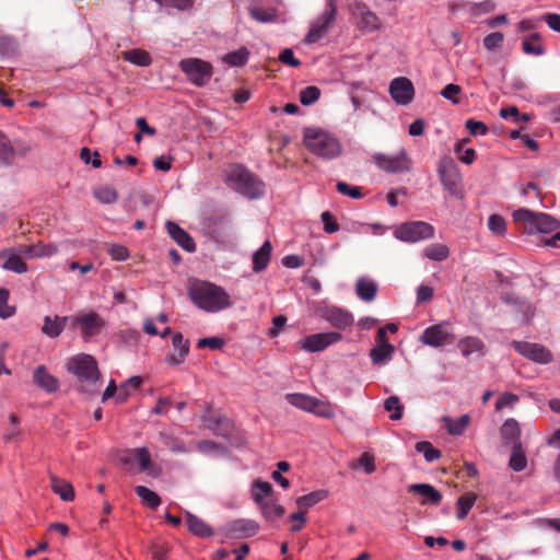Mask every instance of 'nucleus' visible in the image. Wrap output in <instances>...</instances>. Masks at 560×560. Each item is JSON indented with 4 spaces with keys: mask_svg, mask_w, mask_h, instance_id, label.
Instances as JSON below:
<instances>
[{
    "mask_svg": "<svg viewBox=\"0 0 560 560\" xmlns=\"http://www.w3.org/2000/svg\"><path fill=\"white\" fill-rule=\"evenodd\" d=\"M388 90L393 101L400 106L410 104L415 97V86L406 77L392 80Z\"/></svg>",
    "mask_w": 560,
    "mask_h": 560,
    "instance_id": "nucleus-16",
    "label": "nucleus"
},
{
    "mask_svg": "<svg viewBox=\"0 0 560 560\" xmlns=\"http://www.w3.org/2000/svg\"><path fill=\"white\" fill-rule=\"evenodd\" d=\"M523 51L526 55L541 56L545 52L541 37L538 33L532 34L523 39Z\"/></svg>",
    "mask_w": 560,
    "mask_h": 560,
    "instance_id": "nucleus-37",
    "label": "nucleus"
},
{
    "mask_svg": "<svg viewBox=\"0 0 560 560\" xmlns=\"http://www.w3.org/2000/svg\"><path fill=\"white\" fill-rule=\"evenodd\" d=\"M18 49L16 40L11 36H1L0 37V55L2 56H11Z\"/></svg>",
    "mask_w": 560,
    "mask_h": 560,
    "instance_id": "nucleus-58",
    "label": "nucleus"
},
{
    "mask_svg": "<svg viewBox=\"0 0 560 560\" xmlns=\"http://www.w3.org/2000/svg\"><path fill=\"white\" fill-rule=\"evenodd\" d=\"M179 68L188 81L196 86L206 85L213 74L212 65L199 58L183 59L179 61Z\"/></svg>",
    "mask_w": 560,
    "mask_h": 560,
    "instance_id": "nucleus-10",
    "label": "nucleus"
},
{
    "mask_svg": "<svg viewBox=\"0 0 560 560\" xmlns=\"http://www.w3.org/2000/svg\"><path fill=\"white\" fill-rule=\"evenodd\" d=\"M517 401H518L517 395L512 394V393L502 394L495 402V409L502 410L506 407L513 406Z\"/></svg>",
    "mask_w": 560,
    "mask_h": 560,
    "instance_id": "nucleus-63",
    "label": "nucleus"
},
{
    "mask_svg": "<svg viewBox=\"0 0 560 560\" xmlns=\"http://www.w3.org/2000/svg\"><path fill=\"white\" fill-rule=\"evenodd\" d=\"M173 352L166 355V363L171 366L182 364L189 353V341L185 339L183 334L174 332L172 336Z\"/></svg>",
    "mask_w": 560,
    "mask_h": 560,
    "instance_id": "nucleus-18",
    "label": "nucleus"
},
{
    "mask_svg": "<svg viewBox=\"0 0 560 560\" xmlns=\"http://www.w3.org/2000/svg\"><path fill=\"white\" fill-rule=\"evenodd\" d=\"M15 156V149L8 136L0 130V163L10 164Z\"/></svg>",
    "mask_w": 560,
    "mask_h": 560,
    "instance_id": "nucleus-40",
    "label": "nucleus"
},
{
    "mask_svg": "<svg viewBox=\"0 0 560 560\" xmlns=\"http://www.w3.org/2000/svg\"><path fill=\"white\" fill-rule=\"evenodd\" d=\"M284 399L292 406L325 419L335 417V407L327 400L302 393L285 394Z\"/></svg>",
    "mask_w": 560,
    "mask_h": 560,
    "instance_id": "nucleus-5",
    "label": "nucleus"
},
{
    "mask_svg": "<svg viewBox=\"0 0 560 560\" xmlns=\"http://www.w3.org/2000/svg\"><path fill=\"white\" fill-rule=\"evenodd\" d=\"M341 338V334L336 331L319 332L306 336L299 345L302 350L313 353L325 350L327 347L340 341Z\"/></svg>",
    "mask_w": 560,
    "mask_h": 560,
    "instance_id": "nucleus-14",
    "label": "nucleus"
},
{
    "mask_svg": "<svg viewBox=\"0 0 560 560\" xmlns=\"http://www.w3.org/2000/svg\"><path fill=\"white\" fill-rule=\"evenodd\" d=\"M272 245L266 241L259 249L253 254V270L260 272L265 270L270 261Z\"/></svg>",
    "mask_w": 560,
    "mask_h": 560,
    "instance_id": "nucleus-26",
    "label": "nucleus"
},
{
    "mask_svg": "<svg viewBox=\"0 0 560 560\" xmlns=\"http://www.w3.org/2000/svg\"><path fill=\"white\" fill-rule=\"evenodd\" d=\"M252 497H253V500L258 505L272 499L273 498L272 485L268 481L255 480L253 482V487H252Z\"/></svg>",
    "mask_w": 560,
    "mask_h": 560,
    "instance_id": "nucleus-28",
    "label": "nucleus"
},
{
    "mask_svg": "<svg viewBox=\"0 0 560 560\" xmlns=\"http://www.w3.org/2000/svg\"><path fill=\"white\" fill-rule=\"evenodd\" d=\"M135 491L142 503L149 509L155 510L161 504V499L158 493L150 490L149 488L144 486H137Z\"/></svg>",
    "mask_w": 560,
    "mask_h": 560,
    "instance_id": "nucleus-38",
    "label": "nucleus"
},
{
    "mask_svg": "<svg viewBox=\"0 0 560 560\" xmlns=\"http://www.w3.org/2000/svg\"><path fill=\"white\" fill-rule=\"evenodd\" d=\"M106 320L94 311L81 312L70 316L71 328L78 330L85 342L98 336L106 328Z\"/></svg>",
    "mask_w": 560,
    "mask_h": 560,
    "instance_id": "nucleus-6",
    "label": "nucleus"
},
{
    "mask_svg": "<svg viewBox=\"0 0 560 560\" xmlns=\"http://www.w3.org/2000/svg\"><path fill=\"white\" fill-rule=\"evenodd\" d=\"M125 60L141 67H147L151 63L152 59L148 51L142 49H130L124 51Z\"/></svg>",
    "mask_w": 560,
    "mask_h": 560,
    "instance_id": "nucleus-41",
    "label": "nucleus"
},
{
    "mask_svg": "<svg viewBox=\"0 0 560 560\" xmlns=\"http://www.w3.org/2000/svg\"><path fill=\"white\" fill-rule=\"evenodd\" d=\"M338 8L336 1L328 0L325 10L311 22L304 42L306 44H314L322 39L335 23Z\"/></svg>",
    "mask_w": 560,
    "mask_h": 560,
    "instance_id": "nucleus-7",
    "label": "nucleus"
},
{
    "mask_svg": "<svg viewBox=\"0 0 560 560\" xmlns=\"http://www.w3.org/2000/svg\"><path fill=\"white\" fill-rule=\"evenodd\" d=\"M512 346L521 355L539 364H547L553 359L552 353L539 343L513 341Z\"/></svg>",
    "mask_w": 560,
    "mask_h": 560,
    "instance_id": "nucleus-15",
    "label": "nucleus"
},
{
    "mask_svg": "<svg viewBox=\"0 0 560 560\" xmlns=\"http://www.w3.org/2000/svg\"><path fill=\"white\" fill-rule=\"evenodd\" d=\"M353 14L358 20V26L360 30L369 33L381 30L382 24L380 19L366 4L357 2L354 4Z\"/></svg>",
    "mask_w": 560,
    "mask_h": 560,
    "instance_id": "nucleus-17",
    "label": "nucleus"
},
{
    "mask_svg": "<svg viewBox=\"0 0 560 560\" xmlns=\"http://www.w3.org/2000/svg\"><path fill=\"white\" fill-rule=\"evenodd\" d=\"M52 491L60 497L62 501H72L74 499V489L72 485L55 475L49 477Z\"/></svg>",
    "mask_w": 560,
    "mask_h": 560,
    "instance_id": "nucleus-27",
    "label": "nucleus"
},
{
    "mask_svg": "<svg viewBox=\"0 0 560 560\" xmlns=\"http://www.w3.org/2000/svg\"><path fill=\"white\" fill-rule=\"evenodd\" d=\"M377 292V285L373 280L359 278L355 285L357 295L365 302H372Z\"/></svg>",
    "mask_w": 560,
    "mask_h": 560,
    "instance_id": "nucleus-29",
    "label": "nucleus"
},
{
    "mask_svg": "<svg viewBox=\"0 0 560 560\" xmlns=\"http://www.w3.org/2000/svg\"><path fill=\"white\" fill-rule=\"evenodd\" d=\"M33 381L36 386L47 393H55L59 388L58 380L52 376L44 365H39L33 373Z\"/></svg>",
    "mask_w": 560,
    "mask_h": 560,
    "instance_id": "nucleus-23",
    "label": "nucleus"
},
{
    "mask_svg": "<svg viewBox=\"0 0 560 560\" xmlns=\"http://www.w3.org/2000/svg\"><path fill=\"white\" fill-rule=\"evenodd\" d=\"M67 322H70V316H45L42 331L49 338H56L63 331Z\"/></svg>",
    "mask_w": 560,
    "mask_h": 560,
    "instance_id": "nucleus-24",
    "label": "nucleus"
},
{
    "mask_svg": "<svg viewBox=\"0 0 560 560\" xmlns=\"http://www.w3.org/2000/svg\"><path fill=\"white\" fill-rule=\"evenodd\" d=\"M304 143L312 153L323 159H335L342 151L341 143L336 137L317 128L305 129Z\"/></svg>",
    "mask_w": 560,
    "mask_h": 560,
    "instance_id": "nucleus-4",
    "label": "nucleus"
},
{
    "mask_svg": "<svg viewBox=\"0 0 560 560\" xmlns=\"http://www.w3.org/2000/svg\"><path fill=\"white\" fill-rule=\"evenodd\" d=\"M462 92V88L454 83H448L444 86V89L441 91V95L451 101L452 104L457 105L459 104L458 95Z\"/></svg>",
    "mask_w": 560,
    "mask_h": 560,
    "instance_id": "nucleus-56",
    "label": "nucleus"
},
{
    "mask_svg": "<svg viewBox=\"0 0 560 560\" xmlns=\"http://www.w3.org/2000/svg\"><path fill=\"white\" fill-rule=\"evenodd\" d=\"M225 183L230 188L249 199L261 198L265 194L264 182L240 164H233L226 168Z\"/></svg>",
    "mask_w": 560,
    "mask_h": 560,
    "instance_id": "nucleus-2",
    "label": "nucleus"
},
{
    "mask_svg": "<svg viewBox=\"0 0 560 560\" xmlns=\"http://www.w3.org/2000/svg\"><path fill=\"white\" fill-rule=\"evenodd\" d=\"M136 457L140 465V471H148L151 469V455L147 447H139L135 450Z\"/></svg>",
    "mask_w": 560,
    "mask_h": 560,
    "instance_id": "nucleus-57",
    "label": "nucleus"
},
{
    "mask_svg": "<svg viewBox=\"0 0 560 560\" xmlns=\"http://www.w3.org/2000/svg\"><path fill=\"white\" fill-rule=\"evenodd\" d=\"M477 500V494L474 492L466 493L459 497L456 501V517L462 521L466 518L469 511L472 509L475 502Z\"/></svg>",
    "mask_w": 560,
    "mask_h": 560,
    "instance_id": "nucleus-36",
    "label": "nucleus"
},
{
    "mask_svg": "<svg viewBox=\"0 0 560 560\" xmlns=\"http://www.w3.org/2000/svg\"><path fill=\"white\" fill-rule=\"evenodd\" d=\"M107 253L114 260L117 261H125L129 258L128 248L120 244H108Z\"/></svg>",
    "mask_w": 560,
    "mask_h": 560,
    "instance_id": "nucleus-55",
    "label": "nucleus"
},
{
    "mask_svg": "<svg viewBox=\"0 0 560 560\" xmlns=\"http://www.w3.org/2000/svg\"><path fill=\"white\" fill-rule=\"evenodd\" d=\"M320 218H322V221L324 224V230L326 233L331 234L339 230V225H338L335 217L330 212H328V211L323 212Z\"/></svg>",
    "mask_w": 560,
    "mask_h": 560,
    "instance_id": "nucleus-61",
    "label": "nucleus"
},
{
    "mask_svg": "<svg viewBox=\"0 0 560 560\" xmlns=\"http://www.w3.org/2000/svg\"><path fill=\"white\" fill-rule=\"evenodd\" d=\"M23 254L20 253V246L18 248H10L0 252V260L4 259L1 267L4 270L13 271L15 273H24L27 271V265L23 261Z\"/></svg>",
    "mask_w": 560,
    "mask_h": 560,
    "instance_id": "nucleus-19",
    "label": "nucleus"
},
{
    "mask_svg": "<svg viewBox=\"0 0 560 560\" xmlns=\"http://www.w3.org/2000/svg\"><path fill=\"white\" fill-rule=\"evenodd\" d=\"M375 165L386 173H406L412 167V161L405 148H400L396 154L375 153Z\"/></svg>",
    "mask_w": 560,
    "mask_h": 560,
    "instance_id": "nucleus-11",
    "label": "nucleus"
},
{
    "mask_svg": "<svg viewBox=\"0 0 560 560\" xmlns=\"http://www.w3.org/2000/svg\"><path fill=\"white\" fill-rule=\"evenodd\" d=\"M249 51L247 48H241L238 50L226 54L223 57V61L232 67L244 66L248 60Z\"/></svg>",
    "mask_w": 560,
    "mask_h": 560,
    "instance_id": "nucleus-45",
    "label": "nucleus"
},
{
    "mask_svg": "<svg viewBox=\"0 0 560 560\" xmlns=\"http://www.w3.org/2000/svg\"><path fill=\"white\" fill-rule=\"evenodd\" d=\"M337 190L346 196H349L353 199H360L362 197L361 189L359 187H351L345 182L337 183Z\"/></svg>",
    "mask_w": 560,
    "mask_h": 560,
    "instance_id": "nucleus-62",
    "label": "nucleus"
},
{
    "mask_svg": "<svg viewBox=\"0 0 560 560\" xmlns=\"http://www.w3.org/2000/svg\"><path fill=\"white\" fill-rule=\"evenodd\" d=\"M362 467L368 475L375 471V459L370 453H363L354 463L351 464V468L358 469Z\"/></svg>",
    "mask_w": 560,
    "mask_h": 560,
    "instance_id": "nucleus-50",
    "label": "nucleus"
},
{
    "mask_svg": "<svg viewBox=\"0 0 560 560\" xmlns=\"http://www.w3.org/2000/svg\"><path fill=\"white\" fill-rule=\"evenodd\" d=\"M188 293L192 303L208 313H218L233 305L230 294L222 287L208 281H195Z\"/></svg>",
    "mask_w": 560,
    "mask_h": 560,
    "instance_id": "nucleus-1",
    "label": "nucleus"
},
{
    "mask_svg": "<svg viewBox=\"0 0 560 560\" xmlns=\"http://www.w3.org/2000/svg\"><path fill=\"white\" fill-rule=\"evenodd\" d=\"M442 421L445 423V427L447 429V432L451 435H462L466 428L470 423V417L469 415H463L457 420L452 419L450 416H444L442 418Z\"/></svg>",
    "mask_w": 560,
    "mask_h": 560,
    "instance_id": "nucleus-32",
    "label": "nucleus"
},
{
    "mask_svg": "<svg viewBox=\"0 0 560 560\" xmlns=\"http://www.w3.org/2000/svg\"><path fill=\"white\" fill-rule=\"evenodd\" d=\"M504 36L501 32H493L483 38V45L488 50L501 47Z\"/></svg>",
    "mask_w": 560,
    "mask_h": 560,
    "instance_id": "nucleus-59",
    "label": "nucleus"
},
{
    "mask_svg": "<svg viewBox=\"0 0 560 560\" xmlns=\"http://www.w3.org/2000/svg\"><path fill=\"white\" fill-rule=\"evenodd\" d=\"M501 434L503 440L508 443H511L512 446L521 444V429L518 422L515 419L511 418L504 421L501 428Z\"/></svg>",
    "mask_w": 560,
    "mask_h": 560,
    "instance_id": "nucleus-30",
    "label": "nucleus"
},
{
    "mask_svg": "<svg viewBox=\"0 0 560 560\" xmlns=\"http://www.w3.org/2000/svg\"><path fill=\"white\" fill-rule=\"evenodd\" d=\"M166 230L170 236L186 252L192 253L196 250V244L192 237L183 230L177 223L167 221Z\"/></svg>",
    "mask_w": 560,
    "mask_h": 560,
    "instance_id": "nucleus-22",
    "label": "nucleus"
},
{
    "mask_svg": "<svg viewBox=\"0 0 560 560\" xmlns=\"http://www.w3.org/2000/svg\"><path fill=\"white\" fill-rule=\"evenodd\" d=\"M408 491L420 495L421 504L439 505L442 501V493L429 483H413Z\"/></svg>",
    "mask_w": 560,
    "mask_h": 560,
    "instance_id": "nucleus-21",
    "label": "nucleus"
},
{
    "mask_svg": "<svg viewBox=\"0 0 560 560\" xmlns=\"http://www.w3.org/2000/svg\"><path fill=\"white\" fill-rule=\"evenodd\" d=\"M468 140L457 141L454 145V151L458 159L465 164H471L476 158V151L472 148L465 149V143Z\"/></svg>",
    "mask_w": 560,
    "mask_h": 560,
    "instance_id": "nucleus-48",
    "label": "nucleus"
},
{
    "mask_svg": "<svg viewBox=\"0 0 560 560\" xmlns=\"http://www.w3.org/2000/svg\"><path fill=\"white\" fill-rule=\"evenodd\" d=\"M394 236L401 242L417 243L432 238L434 236V228L423 221H411L397 226L394 231Z\"/></svg>",
    "mask_w": 560,
    "mask_h": 560,
    "instance_id": "nucleus-12",
    "label": "nucleus"
},
{
    "mask_svg": "<svg viewBox=\"0 0 560 560\" xmlns=\"http://www.w3.org/2000/svg\"><path fill=\"white\" fill-rule=\"evenodd\" d=\"M160 439L163 444L173 453H189L191 451L190 447L185 445V443L174 436L167 435L165 433H160Z\"/></svg>",
    "mask_w": 560,
    "mask_h": 560,
    "instance_id": "nucleus-44",
    "label": "nucleus"
},
{
    "mask_svg": "<svg viewBox=\"0 0 560 560\" xmlns=\"http://www.w3.org/2000/svg\"><path fill=\"white\" fill-rule=\"evenodd\" d=\"M259 506L264 516L269 521L280 518L284 514L283 506L278 504L273 498L264 502Z\"/></svg>",
    "mask_w": 560,
    "mask_h": 560,
    "instance_id": "nucleus-42",
    "label": "nucleus"
},
{
    "mask_svg": "<svg viewBox=\"0 0 560 560\" xmlns=\"http://www.w3.org/2000/svg\"><path fill=\"white\" fill-rule=\"evenodd\" d=\"M488 229L492 234L504 236L506 234V222L500 214H491L488 219Z\"/></svg>",
    "mask_w": 560,
    "mask_h": 560,
    "instance_id": "nucleus-49",
    "label": "nucleus"
},
{
    "mask_svg": "<svg viewBox=\"0 0 560 560\" xmlns=\"http://www.w3.org/2000/svg\"><path fill=\"white\" fill-rule=\"evenodd\" d=\"M59 252L58 246L52 243L38 242L32 245L20 246V253L23 254L26 259H37L55 256Z\"/></svg>",
    "mask_w": 560,
    "mask_h": 560,
    "instance_id": "nucleus-20",
    "label": "nucleus"
},
{
    "mask_svg": "<svg viewBox=\"0 0 560 560\" xmlns=\"http://www.w3.org/2000/svg\"><path fill=\"white\" fill-rule=\"evenodd\" d=\"M10 292L8 289H0V318H9L14 315L15 307L9 304Z\"/></svg>",
    "mask_w": 560,
    "mask_h": 560,
    "instance_id": "nucleus-52",
    "label": "nucleus"
},
{
    "mask_svg": "<svg viewBox=\"0 0 560 560\" xmlns=\"http://www.w3.org/2000/svg\"><path fill=\"white\" fill-rule=\"evenodd\" d=\"M153 560H166L168 547L165 544H152L150 546Z\"/></svg>",
    "mask_w": 560,
    "mask_h": 560,
    "instance_id": "nucleus-64",
    "label": "nucleus"
},
{
    "mask_svg": "<svg viewBox=\"0 0 560 560\" xmlns=\"http://www.w3.org/2000/svg\"><path fill=\"white\" fill-rule=\"evenodd\" d=\"M224 343V340L219 337H207L199 339L197 347L200 349L210 348L211 350H219L223 348Z\"/></svg>",
    "mask_w": 560,
    "mask_h": 560,
    "instance_id": "nucleus-60",
    "label": "nucleus"
},
{
    "mask_svg": "<svg viewBox=\"0 0 560 560\" xmlns=\"http://www.w3.org/2000/svg\"><path fill=\"white\" fill-rule=\"evenodd\" d=\"M67 369L81 382L95 383L100 378L97 362L91 354L80 353L69 359Z\"/></svg>",
    "mask_w": 560,
    "mask_h": 560,
    "instance_id": "nucleus-9",
    "label": "nucleus"
},
{
    "mask_svg": "<svg viewBox=\"0 0 560 560\" xmlns=\"http://www.w3.org/2000/svg\"><path fill=\"white\" fill-rule=\"evenodd\" d=\"M395 352V348L392 345H376L370 352L371 360L374 364L382 365L389 360Z\"/></svg>",
    "mask_w": 560,
    "mask_h": 560,
    "instance_id": "nucleus-35",
    "label": "nucleus"
},
{
    "mask_svg": "<svg viewBox=\"0 0 560 560\" xmlns=\"http://www.w3.org/2000/svg\"><path fill=\"white\" fill-rule=\"evenodd\" d=\"M420 341L425 346L439 348L454 343L455 335L452 332L451 324L442 322L425 328Z\"/></svg>",
    "mask_w": 560,
    "mask_h": 560,
    "instance_id": "nucleus-13",
    "label": "nucleus"
},
{
    "mask_svg": "<svg viewBox=\"0 0 560 560\" xmlns=\"http://www.w3.org/2000/svg\"><path fill=\"white\" fill-rule=\"evenodd\" d=\"M320 96V91L317 86H306L300 92V102L304 106L314 104Z\"/></svg>",
    "mask_w": 560,
    "mask_h": 560,
    "instance_id": "nucleus-54",
    "label": "nucleus"
},
{
    "mask_svg": "<svg viewBox=\"0 0 560 560\" xmlns=\"http://www.w3.org/2000/svg\"><path fill=\"white\" fill-rule=\"evenodd\" d=\"M94 197L102 203H114L118 199V194L115 188L110 186H101L94 189Z\"/></svg>",
    "mask_w": 560,
    "mask_h": 560,
    "instance_id": "nucleus-46",
    "label": "nucleus"
},
{
    "mask_svg": "<svg viewBox=\"0 0 560 560\" xmlns=\"http://www.w3.org/2000/svg\"><path fill=\"white\" fill-rule=\"evenodd\" d=\"M457 347L462 355L465 358L474 353H479L480 355H483L485 342L478 337L469 336L462 338L458 341Z\"/></svg>",
    "mask_w": 560,
    "mask_h": 560,
    "instance_id": "nucleus-25",
    "label": "nucleus"
},
{
    "mask_svg": "<svg viewBox=\"0 0 560 560\" xmlns=\"http://www.w3.org/2000/svg\"><path fill=\"white\" fill-rule=\"evenodd\" d=\"M438 174L442 185L452 196L463 197L462 174L452 156L444 155L440 159Z\"/></svg>",
    "mask_w": 560,
    "mask_h": 560,
    "instance_id": "nucleus-8",
    "label": "nucleus"
},
{
    "mask_svg": "<svg viewBox=\"0 0 560 560\" xmlns=\"http://www.w3.org/2000/svg\"><path fill=\"white\" fill-rule=\"evenodd\" d=\"M415 447L417 452L423 454V457L428 463H432L441 457V452L430 442H418Z\"/></svg>",
    "mask_w": 560,
    "mask_h": 560,
    "instance_id": "nucleus-47",
    "label": "nucleus"
},
{
    "mask_svg": "<svg viewBox=\"0 0 560 560\" xmlns=\"http://www.w3.org/2000/svg\"><path fill=\"white\" fill-rule=\"evenodd\" d=\"M386 411L392 412L390 419L397 421L402 417V405L397 396L388 397L384 402Z\"/></svg>",
    "mask_w": 560,
    "mask_h": 560,
    "instance_id": "nucleus-51",
    "label": "nucleus"
},
{
    "mask_svg": "<svg viewBox=\"0 0 560 560\" xmlns=\"http://www.w3.org/2000/svg\"><path fill=\"white\" fill-rule=\"evenodd\" d=\"M423 256L433 261H443L448 258L450 249L445 244L433 243L423 248Z\"/></svg>",
    "mask_w": 560,
    "mask_h": 560,
    "instance_id": "nucleus-34",
    "label": "nucleus"
},
{
    "mask_svg": "<svg viewBox=\"0 0 560 560\" xmlns=\"http://www.w3.org/2000/svg\"><path fill=\"white\" fill-rule=\"evenodd\" d=\"M509 466L512 470H514L516 472L523 471L526 468L527 458L522 448V444H516L512 447Z\"/></svg>",
    "mask_w": 560,
    "mask_h": 560,
    "instance_id": "nucleus-39",
    "label": "nucleus"
},
{
    "mask_svg": "<svg viewBox=\"0 0 560 560\" xmlns=\"http://www.w3.org/2000/svg\"><path fill=\"white\" fill-rule=\"evenodd\" d=\"M327 319L332 326L339 329H345L353 324V316L337 307L328 311Z\"/></svg>",
    "mask_w": 560,
    "mask_h": 560,
    "instance_id": "nucleus-31",
    "label": "nucleus"
},
{
    "mask_svg": "<svg viewBox=\"0 0 560 560\" xmlns=\"http://www.w3.org/2000/svg\"><path fill=\"white\" fill-rule=\"evenodd\" d=\"M250 16L260 23L273 22L277 19V11L275 9L253 8L250 9Z\"/></svg>",
    "mask_w": 560,
    "mask_h": 560,
    "instance_id": "nucleus-53",
    "label": "nucleus"
},
{
    "mask_svg": "<svg viewBox=\"0 0 560 560\" xmlns=\"http://www.w3.org/2000/svg\"><path fill=\"white\" fill-rule=\"evenodd\" d=\"M186 523L188 529L199 537H209L212 535V529L201 518L189 512L186 513Z\"/></svg>",
    "mask_w": 560,
    "mask_h": 560,
    "instance_id": "nucleus-33",
    "label": "nucleus"
},
{
    "mask_svg": "<svg viewBox=\"0 0 560 560\" xmlns=\"http://www.w3.org/2000/svg\"><path fill=\"white\" fill-rule=\"evenodd\" d=\"M327 494L328 493L325 490L313 491L308 494L298 498L296 503L300 508L310 509L318 502L323 501Z\"/></svg>",
    "mask_w": 560,
    "mask_h": 560,
    "instance_id": "nucleus-43",
    "label": "nucleus"
},
{
    "mask_svg": "<svg viewBox=\"0 0 560 560\" xmlns=\"http://www.w3.org/2000/svg\"><path fill=\"white\" fill-rule=\"evenodd\" d=\"M514 222L527 234H549L558 230L559 222L550 214L521 208L512 214Z\"/></svg>",
    "mask_w": 560,
    "mask_h": 560,
    "instance_id": "nucleus-3",
    "label": "nucleus"
}]
</instances>
